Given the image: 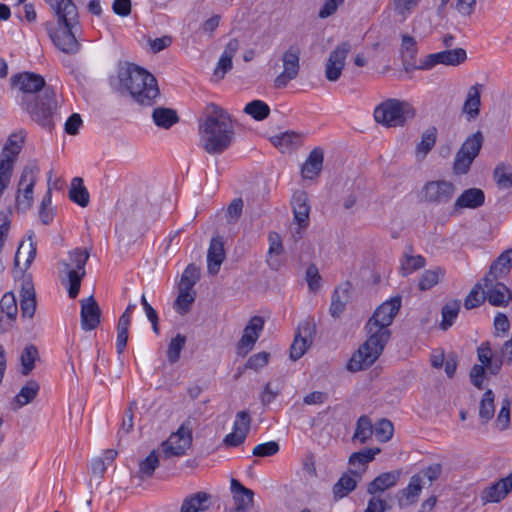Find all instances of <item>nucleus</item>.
Segmentation results:
<instances>
[{
    "instance_id": "obj_8",
    "label": "nucleus",
    "mask_w": 512,
    "mask_h": 512,
    "mask_svg": "<svg viewBox=\"0 0 512 512\" xmlns=\"http://www.w3.org/2000/svg\"><path fill=\"white\" fill-rule=\"evenodd\" d=\"M192 422L190 419L184 421L178 430L162 443V451L166 458L182 456L192 444Z\"/></svg>"
},
{
    "instance_id": "obj_40",
    "label": "nucleus",
    "mask_w": 512,
    "mask_h": 512,
    "mask_svg": "<svg viewBox=\"0 0 512 512\" xmlns=\"http://www.w3.org/2000/svg\"><path fill=\"white\" fill-rule=\"evenodd\" d=\"M483 141L484 137L482 132L476 131L466 138V140L462 143L459 151L475 159L479 155Z\"/></svg>"
},
{
    "instance_id": "obj_56",
    "label": "nucleus",
    "mask_w": 512,
    "mask_h": 512,
    "mask_svg": "<svg viewBox=\"0 0 512 512\" xmlns=\"http://www.w3.org/2000/svg\"><path fill=\"white\" fill-rule=\"evenodd\" d=\"M15 9V15L17 18H19L21 21L25 20L28 23H33L37 19V13L35 10V7L31 3H19L17 1V4L14 6Z\"/></svg>"
},
{
    "instance_id": "obj_53",
    "label": "nucleus",
    "mask_w": 512,
    "mask_h": 512,
    "mask_svg": "<svg viewBox=\"0 0 512 512\" xmlns=\"http://www.w3.org/2000/svg\"><path fill=\"white\" fill-rule=\"evenodd\" d=\"M199 277V269L194 264H189L182 273L179 288H185L186 290L193 289Z\"/></svg>"
},
{
    "instance_id": "obj_15",
    "label": "nucleus",
    "mask_w": 512,
    "mask_h": 512,
    "mask_svg": "<svg viewBox=\"0 0 512 512\" xmlns=\"http://www.w3.org/2000/svg\"><path fill=\"white\" fill-rule=\"evenodd\" d=\"M401 302L400 296L393 297L390 300L383 302L377 307L367 322H370L371 325L378 324L383 328L390 329L394 318L401 308Z\"/></svg>"
},
{
    "instance_id": "obj_51",
    "label": "nucleus",
    "mask_w": 512,
    "mask_h": 512,
    "mask_svg": "<svg viewBox=\"0 0 512 512\" xmlns=\"http://www.w3.org/2000/svg\"><path fill=\"white\" fill-rule=\"evenodd\" d=\"M426 260L423 256L405 254V259L401 261V272L403 276H407L412 272L425 266Z\"/></svg>"
},
{
    "instance_id": "obj_27",
    "label": "nucleus",
    "mask_w": 512,
    "mask_h": 512,
    "mask_svg": "<svg viewBox=\"0 0 512 512\" xmlns=\"http://www.w3.org/2000/svg\"><path fill=\"white\" fill-rule=\"evenodd\" d=\"M481 85L475 84L468 89L466 100L462 107L468 121L475 120L480 114L481 106Z\"/></svg>"
},
{
    "instance_id": "obj_29",
    "label": "nucleus",
    "mask_w": 512,
    "mask_h": 512,
    "mask_svg": "<svg viewBox=\"0 0 512 512\" xmlns=\"http://www.w3.org/2000/svg\"><path fill=\"white\" fill-rule=\"evenodd\" d=\"M272 144L281 152H289L302 145L303 136L293 131H286L271 138Z\"/></svg>"
},
{
    "instance_id": "obj_61",
    "label": "nucleus",
    "mask_w": 512,
    "mask_h": 512,
    "mask_svg": "<svg viewBox=\"0 0 512 512\" xmlns=\"http://www.w3.org/2000/svg\"><path fill=\"white\" fill-rule=\"evenodd\" d=\"M510 406V399L507 397L504 398L501 402V409L496 419V425L501 431L506 430L510 425Z\"/></svg>"
},
{
    "instance_id": "obj_10",
    "label": "nucleus",
    "mask_w": 512,
    "mask_h": 512,
    "mask_svg": "<svg viewBox=\"0 0 512 512\" xmlns=\"http://www.w3.org/2000/svg\"><path fill=\"white\" fill-rule=\"evenodd\" d=\"M316 333L313 319H305L298 324L297 332L290 347V358L293 361L300 359L312 344Z\"/></svg>"
},
{
    "instance_id": "obj_55",
    "label": "nucleus",
    "mask_w": 512,
    "mask_h": 512,
    "mask_svg": "<svg viewBox=\"0 0 512 512\" xmlns=\"http://www.w3.org/2000/svg\"><path fill=\"white\" fill-rule=\"evenodd\" d=\"M347 299L348 295L346 290L342 291V295L338 289L334 291L329 309L332 317L337 318L342 314V312L345 310Z\"/></svg>"
},
{
    "instance_id": "obj_5",
    "label": "nucleus",
    "mask_w": 512,
    "mask_h": 512,
    "mask_svg": "<svg viewBox=\"0 0 512 512\" xmlns=\"http://www.w3.org/2000/svg\"><path fill=\"white\" fill-rule=\"evenodd\" d=\"M373 116L385 127H402L415 116V109L406 101L390 98L375 107Z\"/></svg>"
},
{
    "instance_id": "obj_64",
    "label": "nucleus",
    "mask_w": 512,
    "mask_h": 512,
    "mask_svg": "<svg viewBox=\"0 0 512 512\" xmlns=\"http://www.w3.org/2000/svg\"><path fill=\"white\" fill-rule=\"evenodd\" d=\"M421 0H395L394 7L398 15L406 19L418 6Z\"/></svg>"
},
{
    "instance_id": "obj_32",
    "label": "nucleus",
    "mask_w": 512,
    "mask_h": 512,
    "mask_svg": "<svg viewBox=\"0 0 512 512\" xmlns=\"http://www.w3.org/2000/svg\"><path fill=\"white\" fill-rule=\"evenodd\" d=\"M20 307L23 317L32 318L36 311V297L32 283H23Z\"/></svg>"
},
{
    "instance_id": "obj_31",
    "label": "nucleus",
    "mask_w": 512,
    "mask_h": 512,
    "mask_svg": "<svg viewBox=\"0 0 512 512\" xmlns=\"http://www.w3.org/2000/svg\"><path fill=\"white\" fill-rule=\"evenodd\" d=\"M422 486V477L419 474L413 475L410 478L407 487L400 491V506H408L416 503L422 491Z\"/></svg>"
},
{
    "instance_id": "obj_26",
    "label": "nucleus",
    "mask_w": 512,
    "mask_h": 512,
    "mask_svg": "<svg viewBox=\"0 0 512 512\" xmlns=\"http://www.w3.org/2000/svg\"><path fill=\"white\" fill-rule=\"evenodd\" d=\"M512 268V249L503 251L491 264L485 276L496 279L506 278Z\"/></svg>"
},
{
    "instance_id": "obj_38",
    "label": "nucleus",
    "mask_w": 512,
    "mask_h": 512,
    "mask_svg": "<svg viewBox=\"0 0 512 512\" xmlns=\"http://www.w3.org/2000/svg\"><path fill=\"white\" fill-rule=\"evenodd\" d=\"M195 298L196 292L193 289L179 288V294L174 302V310L180 315L187 314L191 310Z\"/></svg>"
},
{
    "instance_id": "obj_49",
    "label": "nucleus",
    "mask_w": 512,
    "mask_h": 512,
    "mask_svg": "<svg viewBox=\"0 0 512 512\" xmlns=\"http://www.w3.org/2000/svg\"><path fill=\"white\" fill-rule=\"evenodd\" d=\"M45 2L54 10L57 18L62 15H75L78 12L72 0H45Z\"/></svg>"
},
{
    "instance_id": "obj_39",
    "label": "nucleus",
    "mask_w": 512,
    "mask_h": 512,
    "mask_svg": "<svg viewBox=\"0 0 512 512\" xmlns=\"http://www.w3.org/2000/svg\"><path fill=\"white\" fill-rule=\"evenodd\" d=\"M460 311V301L452 300L446 303L441 310L442 320L440 328L444 331L449 329L455 322Z\"/></svg>"
},
{
    "instance_id": "obj_6",
    "label": "nucleus",
    "mask_w": 512,
    "mask_h": 512,
    "mask_svg": "<svg viewBox=\"0 0 512 512\" xmlns=\"http://www.w3.org/2000/svg\"><path fill=\"white\" fill-rule=\"evenodd\" d=\"M59 29L50 31L49 35L54 45L66 54H75L80 50L77 40L81 32L78 12L75 15H62L57 18Z\"/></svg>"
},
{
    "instance_id": "obj_22",
    "label": "nucleus",
    "mask_w": 512,
    "mask_h": 512,
    "mask_svg": "<svg viewBox=\"0 0 512 512\" xmlns=\"http://www.w3.org/2000/svg\"><path fill=\"white\" fill-rule=\"evenodd\" d=\"M294 218L300 227H307L310 214L309 197L305 191H297L292 197Z\"/></svg>"
},
{
    "instance_id": "obj_1",
    "label": "nucleus",
    "mask_w": 512,
    "mask_h": 512,
    "mask_svg": "<svg viewBox=\"0 0 512 512\" xmlns=\"http://www.w3.org/2000/svg\"><path fill=\"white\" fill-rule=\"evenodd\" d=\"M14 81L27 94L25 109L32 119L42 127L51 130L54 127V114L57 108L54 89L46 86L41 75L32 72L18 74L14 77Z\"/></svg>"
},
{
    "instance_id": "obj_30",
    "label": "nucleus",
    "mask_w": 512,
    "mask_h": 512,
    "mask_svg": "<svg viewBox=\"0 0 512 512\" xmlns=\"http://www.w3.org/2000/svg\"><path fill=\"white\" fill-rule=\"evenodd\" d=\"M238 49V41L236 39L230 40L223 53L221 54L217 67L214 70V76L222 79L224 75L232 69V59Z\"/></svg>"
},
{
    "instance_id": "obj_13",
    "label": "nucleus",
    "mask_w": 512,
    "mask_h": 512,
    "mask_svg": "<svg viewBox=\"0 0 512 512\" xmlns=\"http://www.w3.org/2000/svg\"><path fill=\"white\" fill-rule=\"evenodd\" d=\"M350 50V42L342 41L330 52L325 64V77L328 81L335 82L340 78Z\"/></svg>"
},
{
    "instance_id": "obj_48",
    "label": "nucleus",
    "mask_w": 512,
    "mask_h": 512,
    "mask_svg": "<svg viewBox=\"0 0 512 512\" xmlns=\"http://www.w3.org/2000/svg\"><path fill=\"white\" fill-rule=\"evenodd\" d=\"M185 344L186 337L182 334H177L171 339L167 349V359L170 364H174L179 360Z\"/></svg>"
},
{
    "instance_id": "obj_54",
    "label": "nucleus",
    "mask_w": 512,
    "mask_h": 512,
    "mask_svg": "<svg viewBox=\"0 0 512 512\" xmlns=\"http://www.w3.org/2000/svg\"><path fill=\"white\" fill-rule=\"evenodd\" d=\"M159 465V458L155 450L139 463L141 477H151Z\"/></svg>"
},
{
    "instance_id": "obj_20",
    "label": "nucleus",
    "mask_w": 512,
    "mask_h": 512,
    "mask_svg": "<svg viewBox=\"0 0 512 512\" xmlns=\"http://www.w3.org/2000/svg\"><path fill=\"white\" fill-rule=\"evenodd\" d=\"M230 489L233 494L235 508L230 512H247L253 506L254 492L232 478Z\"/></svg>"
},
{
    "instance_id": "obj_62",
    "label": "nucleus",
    "mask_w": 512,
    "mask_h": 512,
    "mask_svg": "<svg viewBox=\"0 0 512 512\" xmlns=\"http://www.w3.org/2000/svg\"><path fill=\"white\" fill-rule=\"evenodd\" d=\"M279 449L280 446L276 441H268L256 445L252 451V454L256 457H269L278 453Z\"/></svg>"
},
{
    "instance_id": "obj_37",
    "label": "nucleus",
    "mask_w": 512,
    "mask_h": 512,
    "mask_svg": "<svg viewBox=\"0 0 512 512\" xmlns=\"http://www.w3.org/2000/svg\"><path fill=\"white\" fill-rule=\"evenodd\" d=\"M357 486V481L349 474H343L333 485L332 492L335 500L346 497Z\"/></svg>"
},
{
    "instance_id": "obj_34",
    "label": "nucleus",
    "mask_w": 512,
    "mask_h": 512,
    "mask_svg": "<svg viewBox=\"0 0 512 512\" xmlns=\"http://www.w3.org/2000/svg\"><path fill=\"white\" fill-rule=\"evenodd\" d=\"M18 312L17 301L12 292L5 293L0 300V322L14 321Z\"/></svg>"
},
{
    "instance_id": "obj_47",
    "label": "nucleus",
    "mask_w": 512,
    "mask_h": 512,
    "mask_svg": "<svg viewBox=\"0 0 512 512\" xmlns=\"http://www.w3.org/2000/svg\"><path fill=\"white\" fill-rule=\"evenodd\" d=\"M437 130L435 127H430L425 130L421 136V141L416 147V153L426 156L436 143Z\"/></svg>"
},
{
    "instance_id": "obj_33",
    "label": "nucleus",
    "mask_w": 512,
    "mask_h": 512,
    "mask_svg": "<svg viewBox=\"0 0 512 512\" xmlns=\"http://www.w3.org/2000/svg\"><path fill=\"white\" fill-rule=\"evenodd\" d=\"M152 118L156 126L164 129H169L179 121L176 111L165 107L155 108Z\"/></svg>"
},
{
    "instance_id": "obj_58",
    "label": "nucleus",
    "mask_w": 512,
    "mask_h": 512,
    "mask_svg": "<svg viewBox=\"0 0 512 512\" xmlns=\"http://www.w3.org/2000/svg\"><path fill=\"white\" fill-rule=\"evenodd\" d=\"M440 275H442L441 270H425L419 280V289L422 291H426L435 286L440 279Z\"/></svg>"
},
{
    "instance_id": "obj_12",
    "label": "nucleus",
    "mask_w": 512,
    "mask_h": 512,
    "mask_svg": "<svg viewBox=\"0 0 512 512\" xmlns=\"http://www.w3.org/2000/svg\"><path fill=\"white\" fill-rule=\"evenodd\" d=\"M500 279L484 276L482 278L483 289L487 301L496 307H506L512 299L511 290Z\"/></svg>"
},
{
    "instance_id": "obj_7",
    "label": "nucleus",
    "mask_w": 512,
    "mask_h": 512,
    "mask_svg": "<svg viewBox=\"0 0 512 512\" xmlns=\"http://www.w3.org/2000/svg\"><path fill=\"white\" fill-rule=\"evenodd\" d=\"M89 259V252L86 249L76 248L69 252L68 260L62 262L69 288L68 295L74 299L80 291L81 281L85 276V265Z\"/></svg>"
},
{
    "instance_id": "obj_41",
    "label": "nucleus",
    "mask_w": 512,
    "mask_h": 512,
    "mask_svg": "<svg viewBox=\"0 0 512 512\" xmlns=\"http://www.w3.org/2000/svg\"><path fill=\"white\" fill-rule=\"evenodd\" d=\"M494 398L495 395L491 389H488L485 391V393L482 396V399L480 401L479 405V417L483 424H486L489 422L495 413V406H494Z\"/></svg>"
},
{
    "instance_id": "obj_42",
    "label": "nucleus",
    "mask_w": 512,
    "mask_h": 512,
    "mask_svg": "<svg viewBox=\"0 0 512 512\" xmlns=\"http://www.w3.org/2000/svg\"><path fill=\"white\" fill-rule=\"evenodd\" d=\"M268 239H269V250H268L269 258L267 259V263L271 269L278 270L281 264L278 259L273 257V255L279 256L283 252L281 238L277 233L273 232V233L269 234Z\"/></svg>"
},
{
    "instance_id": "obj_60",
    "label": "nucleus",
    "mask_w": 512,
    "mask_h": 512,
    "mask_svg": "<svg viewBox=\"0 0 512 512\" xmlns=\"http://www.w3.org/2000/svg\"><path fill=\"white\" fill-rule=\"evenodd\" d=\"M394 432L393 424L388 419H381L376 423L374 433L378 440L382 442L389 441Z\"/></svg>"
},
{
    "instance_id": "obj_4",
    "label": "nucleus",
    "mask_w": 512,
    "mask_h": 512,
    "mask_svg": "<svg viewBox=\"0 0 512 512\" xmlns=\"http://www.w3.org/2000/svg\"><path fill=\"white\" fill-rule=\"evenodd\" d=\"M366 341L352 355L347 364V369L352 372L365 370L370 367L382 354L391 337V330L367 322Z\"/></svg>"
},
{
    "instance_id": "obj_17",
    "label": "nucleus",
    "mask_w": 512,
    "mask_h": 512,
    "mask_svg": "<svg viewBox=\"0 0 512 512\" xmlns=\"http://www.w3.org/2000/svg\"><path fill=\"white\" fill-rule=\"evenodd\" d=\"M81 303V328L85 331H91L100 324L101 311L98 303L93 296H89L80 301Z\"/></svg>"
},
{
    "instance_id": "obj_11",
    "label": "nucleus",
    "mask_w": 512,
    "mask_h": 512,
    "mask_svg": "<svg viewBox=\"0 0 512 512\" xmlns=\"http://www.w3.org/2000/svg\"><path fill=\"white\" fill-rule=\"evenodd\" d=\"M300 49L298 46H290L282 56L283 71L274 79L276 88H284L298 76L300 70Z\"/></svg>"
},
{
    "instance_id": "obj_16",
    "label": "nucleus",
    "mask_w": 512,
    "mask_h": 512,
    "mask_svg": "<svg viewBox=\"0 0 512 512\" xmlns=\"http://www.w3.org/2000/svg\"><path fill=\"white\" fill-rule=\"evenodd\" d=\"M264 327V321L260 316L252 317L243 330L242 337L237 343V353L246 355L251 351L258 340Z\"/></svg>"
},
{
    "instance_id": "obj_57",
    "label": "nucleus",
    "mask_w": 512,
    "mask_h": 512,
    "mask_svg": "<svg viewBox=\"0 0 512 512\" xmlns=\"http://www.w3.org/2000/svg\"><path fill=\"white\" fill-rule=\"evenodd\" d=\"M475 159L469 155L464 154L459 151L455 155L454 163H453V172L456 175H464L468 173L470 167Z\"/></svg>"
},
{
    "instance_id": "obj_2",
    "label": "nucleus",
    "mask_w": 512,
    "mask_h": 512,
    "mask_svg": "<svg viewBox=\"0 0 512 512\" xmlns=\"http://www.w3.org/2000/svg\"><path fill=\"white\" fill-rule=\"evenodd\" d=\"M204 116L199 125L203 147L209 154H221L232 144L234 120L227 110L214 103L206 106Z\"/></svg>"
},
{
    "instance_id": "obj_43",
    "label": "nucleus",
    "mask_w": 512,
    "mask_h": 512,
    "mask_svg": "<svg viewBox=\"0 0 512 512\" xmlns=\"http://www.w3.org/2000/svg\"><path fill=\"white\" fill-rule=\"evenodd\" d=\"M38 358V350L34 345L26 346L20 356L21 373L27 376L34 369V364Z\"/></svg>"
},
{
    "instance_id": "obj_52",
    "label": "nucleus",
    "mask_w": 512,
    "mask_h": 512,
    "mask_svg": "<svg viewBox=\"0 0 512 512\" xmlns=\"http://www.w3.org/2000/svg\"><path fill=\"white\" fill-rule=\"evenodd\" d=\"M379 452V448H365L361 451L354 452L349 457V464L352 466H365L366 464L371 462Z\"/></svg>"
},
{
    "instance_id": "obj_9",
    "label": "nucleus",
    "mask_w": 512,
    "mask_h": 512,
    "mask_svg": "<svg viewBox=\"0 0 512 512\" xmlns=\"http://www.w3.org/2000/svg\"><path fill=\"white\" fill-rule=\"evenodd\" d=\"M455 191L456 187L452 182L433 180L425 183L421 191V197L427 203L441 205L450 202Z\"/></svg>"
},
{
    "instance_id": "obj_50",
    "label": "nucleus",
    "mask_w": 512,
    "mask_h": 512,
    "mask_svg": "<svg viewBox=\"0 0 512 512\" xmlns=\"http://www.w3.org/2000/svg\"><path fill=\"white\" fill-rule=\"evenodd\" d=\"M372 422L368 416H361L357 421L354 439L359 440L361 443L366 442L373 434Z\"/></svg>"
},
{
    "instance_id": "obj_35",
    "label": "nucleus",
    "mask_w": 512,
    "mask_h": 512,
    "mask_svg": "<svg viewBox=\"0 0 512 512\" xmlns=\"http://www.w3.org/2000/svg\"><path fill=\"white\" fill-rule=\"evenodd\" d=\"M40 386L36 380H29L14 397V403L17 408H21L31 403L38 395Z\"/></svg>"
},
{
    "instance_id": "obj_36",
    "label": "nucleus",
    "mask_w": 512,
    "mask_h": 512,
    "mask_svg": "<svg viewBox=\"0 0 512 512\" xmlns=\"http://www.w3.org/2000/svg\"><path fill=\"white\" fill-rule=\"evenodd\" d=\"M69 198L74 203L81 207H86L89 204V193L83 185V180L80 177H75L72 180L71 188L69 190Z\"/></svg>"
},
{
    "instance_id": "obj_28",
    "label": "nucleus",
    "mask_w": 512,
    "mask_h": 512,
    "mask_svg": "<svg viewBox=\"0 0 512 512\" xmlns=\"http://www.w3.org/2000/svg\"><path fill=\"white\" fill-rule=\"evenodd\" d=\"M323 160V150L319 147L314 148L302 165L301 174L303 178L314 179L317 177L322 170Z\"/></svg>"
},
{
    "instance_id": "obj_44",
    "label": "nucleus",
    "mask_w": 512,
    "mask_h": 512,
    "mask_svg": "<svg viewBox=\"0 0 512 512\" xmlns=\"http://www.w3.org/2000/svg\"><path fill=\"white\" fill-rule=\"evenodd\" d=\"M244 112L257 121L266 119L270 114L269 106L261 100H253L246 104Z\"/></svg>"
},
{
    "instance_id": "obj_19",
    "label": "nucleus",
    "mask_w": 512,
    "mask_h": 512,
    "mask_svg": "<svg viewBox=\"0 0 512 512\" xmlns=\"http://www.w3.org/2000/svg\"><path fill=\"white\" fill-rule=\"evenodd\" d=\"M512 490V472L491 484L481 494L483 503H498L502 501Z\"/></svg>"
},
{
    "instance_id": "obj_21",
    "label": "nucleus",
    "mask_w": 512,
    "mask_h": 512,
    "mask_svg": "<svg viewBox=\"0 0 512 512\" xmlns=\"http://www.w3.org/2000/svg\"><path fill=\"white\" fill-rule=\"evenodd\" d=\"M485 202V194L479 188L464 190L454 202V211L462 209H477Z\"/></svg>"
},
{
    "instance_id": "obj_63",
    "label": "nucleus",
    "mask_w": 512,
    "mask_h": 512,
    "mask_svg": "<svg viewBox=\"0 0 512 512\" xmlns=\"http://www.w3.org/2000/svg\"><path fill=\"white\" fill-rule=\"evenodd\" d=\"M251 424V417L247 411H239L236 414L233 424V431L248 434Z\"/></svg>"
},
{
    "instance_id": "obj_3",
    "label": "nucleus",
    "mask_w": 512,
    "mask_h": 512,
    "mask_svg": "<svg viewBox=\"0 0 512 512\" xmlns=\"http://www.w3.org/2000/svg\"><path fill=\"white\" fill-rule=\"evenodd\" d=\"M118 78L121 87L140 105H153L160 94L156 78L135 64L122 67L118 72Z\"/></svg>"
},
{
    "instance_id": "obj_23",
    "label": "nucleus",
    "mask_w": 512,
    "mask_h": 512,
    "mask_svg": "<svg viewBox=\"0 0 512 512\" xmlns=\"http://www.w3.org/2000/svg\"><path fill=\"white\" fill-rule=\"evenodd\" d=\"M401 475V471L393 470L384 472L378 475L373 481L368 484L367 492L370 495H377L394 487Z\"/></svg>"
},
{
    "instance_id": "obj_45",
    "label": "nucleus",
    "mask_w": 512,
    "mask_h": 512,
    "mask_svg": "<svg viewBox=\"0 0 512 512\" xmlns=\"http://www.w3.org/2000/svg\"><path fill=\"white\" fill-rule=\"evenodd\" d=\"M39 168L36 162L28 163L22 170L18 183V193H21L23 186L30 185L35 186Z\"/></svg>"
},
{
    "instance_id": "obj_24",
    "label": "nucleus",
    "mask_w": 512,
    "mask_h": 512,
    "mask_svg": "<svg viewBox=\"0 0 512 512\" xmlns=\"http://www.w3.org/2000/svg\"><path fill=\"white\" fill-rule=\"evenodd\" d=\"M26 133L23 130L10 134L1 150L0 157L16 162L25 143Z\"/></svg>"
},
{
    "instance_id": "obj_59",
    "label": "nucleus",
    "mask_w": 512,
    "mask_h": 512,
    "mask_svg": "<svg viewBox=\"0 0 512 512\" xmlns=\"http://www.w3.org/2000/svg\"><path fill=\"white\" fill-rule=\"evenodd\" d=\"M494 179L500 189L512 188V172L505 165H498L494 170Z\"/></svg>"
},
{
    "instance_id": "obj_46",
    "label": "nucleus",
    "mask_w": 512,
    "mask_h": 512,
    "mask_svg": "<svg viewBox=\"0 0 512 512\" xmlns=\"http://www.w3.org/2000/svg\"><path fill=\"white\" fill-rule=\"evenodd\" d=\"M486 299L482 281L477 283L469 292L464 301V307L467 310L480 306Z\"/></svg>"
},
{
    "instance_id": "obj_25",
    "label": "nucleus",
    "mask_w": 512,
    "mask_h": 512,
    "mask_svg": "<svg viewBox=\"0 0 512 512\" xmlns=\"http://www.w3.org/2000/svg\"><path fill=\"white\" fill-rule=\"evenodd\" d=\"M211 506V495L200 491L184 498L180 512H206Z\"/></svg>"
},
{
    "instance_id": "obj_18",
    "label": "nucleus",
    "mask_w": 512,
    "mask_h": 512,
    "mask_svg": "<svg viewBox=\"0 0 512 512\" xmlns=\"http://www.w3.org/2000/svg\"><path fill=\"white\" fill-rule=\"evenodd\" d=\"M226 258L224 250V239L221 236H214L210 240L207 251V270L211 275L218 274L222 263Z\"/></svg>"
},
{
    "instance_id": "obj_14",
    "label": "nucleus",
    "mask_w": 512,
    "mask_h": 512,
    "mask_svg": "<svg viewBox=\"0 0 512 512\" xmlns=\"http://www.w3.org/2000/svg\"><path fill=\"white\" fill-rule=\"evenodd\" d=\"M466 58V51L462 48L444 50L441 52L432 53L425 56L424 60L419 65V69L428 70L433 68L437 64L456 66L464 62Z\"/></svg>"
}]
</instances>
